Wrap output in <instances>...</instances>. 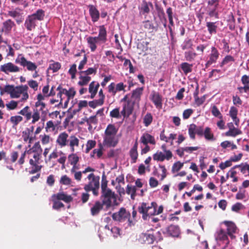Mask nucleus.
Wrapping results in <instances>:
<instances>
[{"instance_id": "obj_5", "label": "nucleus", "mask_w": 249, "mask_h": 249, "mask_svg": "<svg viewBox=\"0 0 249 249\" xmlns=\"http://www.w3.org/2000/svg\"><path fill=\"white\" fill-rule=\"evenodd\" d=\"M15 62L17 64H19L23 67H26L27 69L29 71H35L33 75L34 78H36L38 75L37 72L36 71L37 69V65L31 61H28L22 54L18 55V57L15 60Z\"/></svg>"}, {"instance_id": "obj_28", "label": "nucleus", "mask_w": 249, "mask_h": 249, "mask_svg": "<svg viewBox=\"0 0 249 249\" xmlns=\"http://www.w3.org/2000/svg\"><path fill=\"white\" fill-rule=\"evenodd\" d=\"M217 22L208 21L206 23V26L208 31L211 35L216 34L218 29Z\"/></svg>"}, {"instance_id": "obj_40", "label": "nucleus", "mask_w": 249, "mask_h": 249, "mask_svg": "<svg viewBox=\"0 0 249 249\" xmlns=\"http://www.w3.org/2000/svg\"><path fill=\"white\" fill-rule=\"evenodd\" d=\"M149 5L152 7V4L151 3H148L145 0H143L141 5V7L140 8L141 12L142 14H148L150 12V9L149 7Z\"/></svg>"}, {"instance_id": "obj_48", "label": "nucleus", "mask_w": 249, "mask_h": 249, "mask_svg": "<svg viewBox=\"0 0 249 249\" xmlns=\"http://www.w3.org/2000/svg\"><path fill=\"white\" fill-rule=\"evenodd\" d=\"M61 67V65L60 63L55 62L49 65L48 70H52L53 72H56L60 69Z\"/></svg>"}, {"instance_id": "obj_9", "label": "nucleus", "mask_w": 249, "mask_h": 249, "mask_svg": "<svg viewBox=\"0 0 249 249\" xmlns=\"http://www.w3.org/2000/svg\"><path fill=\"white\" fill-rule=\"evenodd\" d=\"M20 70V69L18 66L12 62L5 63L0 67V71L6 74H8L10 73L18 72Z\"/></svg>"}, {"instance_id": "obj_32", "label": "nucleus", "mask_w": 249, "mask_h": 249, "mask_svg": "<svg viewBox=\"0 0 249 249\" xmlns=\"http://www.w3.org/2000/svg\"><path fill=\"white\" fill-rule=\"evenodd\" d=\"M193 64L183 62L180 64V68L186 75L192 71Z\"/></svg>"}, {"instance_id": "obj_24", "label": "nucleus", "mask_w": 249, "mask_h": 249, "mask_svg": "<svg viewBox=\"0 0 249 249\" xmlns=\"http://www.w3.org/2000/svg\"><path fill=\"white\" fill-rule=\"evenodd\" d=\"M143 88H138L133 90L131 95V99L132 101L136 104H138L140 100L141 95L142 93Z\"/></svg>"}, {"instance_id": "obj_45", "label": "nucleus", "mask_w": 249, "mask_h": 249, "mask_svg": "<svg viewBox=\"0 0 249 249\" xmlns=\"http://www.w3.org/2000/svg\"><path fill=\"white\" fill-rule=\"evenodd\" d=\"M153 121V116L150 113H147L143 119V123L145 126H149Z\"/></svg>"}, {"instance_id": "obj_10", "label": "nucleus", "mask_w": 249, "mask_h": 249, "mask_svg": "<svg viewBox=\"0 0 249 249\" xmlns=\"http://www.w3.org/2000/svg\"><path fill=\"white\" fill-rule=\"evenodd\" d=\"M135 103L132 100H128L124 103L123 105V109L121 111V115L124 117H129L132 113L134 109Z\"/></svg>"}, {"instance_id": "obj_4", "label": "nucleus", "mask_w": 249, "mask_h": 249, "mask_svg": "<svg viewBox=\"0 0 249 249\" xmlns=\"http://www.w3.org/2000/svg\"><path fill=\"white\" fill-rule=\"evenodd\" d=\"M157 203L152 202L150 206H147L146 203H142L141 206L138 208V211L140 213L142 214V218L147 220L150 216L156 214Z\"/></svg>"}, {"instance_id": "obj_62", "label": "nucleus", "mask_w": 249, "mask_h": 249, "mask_svg": "<svg viewBox=\"0 0 249 249\" xmlns=\"http://www.w3.org/2000/svg\"><path fill=\"white\" fill-rule=\"evenodd\" d=\"M6 107L9 110L15 109L18 106V103L15 101H11L8 104H6Z\"/></svg>"}, {"instance_id": "obj_47", "label": "nucleus", "mask_w": 249, "mask_h": 249, "mask_svg": "<svg viewBox=\"0 0 249 249\" xmlns=\"http://www.w3.org/2000/svg\"><path fill=\"white\" fill-rule=\"evenodd\" d=\"M203 135L205 138L207 140H213V135L211 132V129L210 127H207L205 128L204 132Z\"/></svg>"}, {"instance_id": "obj_50", "label": "nucleus", "mask_w": 249, "mask_h": 249, "mask_svg": "<svg viewBox=\"0 0 249 249\" xmlns=\"http://www.w3.org/2000/svg\"><path fill=\"white\" fill-rule=\"evenodd\" d=\"M110 116L112 118L119 119L121 117V114L120 112V108L119 107L113 109L110 112Z\"/></svg>"}, {"instance_id": "obj_33", "label": "nucleus", "mask_w": 249, "mask_h": 249, "mask_svg": "<svg viewBox=\"0 0 249 249\" xmlns=\"http://www.w3.org/2000/svg\"><path fill=\"white\" fill-rule=\"evenodd\" d=\"M80 80L78 82V84L80 86L87 85L91 80V77L89 76L85 75L84 73H79Z\"/></svg>"}, {"instance_id": "obj_38", "label": "nucleus", "mask_w": 249, "mask_h": 249, "mask_svg": "<svg viewBox=\"0 0 249 249\" xmlns=\"http://www.w3.org/2000/svg\"><path fill=\"white\" fill-rule=\"evenodd\" d=\"M136 190L137 188L136 186L128 184L126 189V193L128 195H130L131 198L132 199H134L136 195Z\"/></svg>"}, {"instance_id": "obj_36", "label": "nucleus", "mask_w": 249, "mask_h": 249, "mask_svg": "<svg viewBox=\"0 0 249 249\" xmlns=\"http://www.w3.org/2000/svg\"><path fill=\"white\" fill-rule=\"evenodd\" d=\"M218 3H216L213 7H210L208 10V15L210 17H214L216 19L219 18V13L217 10Z\"/></svg>"}, {"instance_id": "obj_60", "label": "nucleus", "mask_w": 249, "mask_h": 249, "mask_svg": "<svg viewBox=\"0 0 249 249\" xmlns=\"http://www.w3.org/2000/svg\"><path fill=\"white\" fill-rule=\"evenodd\" d=\"M53 209L59 210L61 208L63 207L64 206V204L62 202L58 201L57 200L54 198H53Z\"/></svg>"}, {"instance_id": "obj_16", "label": "nucleus", "mask_w": 249, "mask_h": 249, "mask_svg": "<svg viewBox=\"0 0 249 249\" xmlns=\"http://www.w3.org/2000/svg\"><path fill=\"white\" fill-rule=\"evenodd\" d=\"M104 205H105V203L100 201H96L93 205L89 203V205L91 206L90 213L91 215L93 216L98 215L103 209Z\"/></svg>"}, {"instance_id": "obj_43", "label": "nucleus", "mask_w": 249, "mask_h": 249, "mask_svg": "<svg viewBox=\"0 0 249 249\" xmlns=\"http://www.w3.org/2000/svg\"><path fill=\"white\" fill-rule=\"evenodd\" d=\"M192 46L193 42L191 39L189 38L185 39L181 45V48L183 50L191 49Z\"/></svg>"}, {"instance_id": "obj_59", "label": "nucleus", "mask_w": 249, "mask_h": 249, "mask_svg": "<svg viewBox=\"0 0 249 249\" xmlns=\"http://www.w3.org/2000/svg\"><path fill=\"white\" fill-rule=\"evenodd\" d=\"M183 165V164L179 161L175 162L172 166V171L173 173L178 171L182 168Z\"/></svg>"}, {"instance_id": "obj_42", "label": "nucleus", "mask_w": 249, "mask_h": 249, "mask_svg": "<svg viewBox=\"0 0 249 249\" xmlns=\"http://www.w3.org/2000/svg\"><path fill=\"white\" fill-rule=\"evenodd\" d=\"M194 96L195 98V103L196 104L197 107L200 106L203 103L205 102L206 100V96L205 95H203V96L199 98L197 96V92H195L194 94Z\"/></svg>"}, {"instance_id": "obj_61", "label": "nucleus", "mask_w": 249, "mask_h": 249, "mask_svg": "<svg viewBox=\"0 0 249 249\" xmlns=\"http://www.w3.org/2000/svg\"><path fill=\"white\" fill-rule=\"evenodd\" d=\"M238 110L235 107H231L229 111V115L231 119H235L237 117Z\"/></svg>"}, {"instance_id": "obj_56", "label": "nucleus", "mask_w": 249, "mask_h": 249, "mask_svg": "<svg viewBox=\"0 0 249 249\" xmlns=\"http://www.w3.org/2000/svg\"><path fill=\"white\" fill-rule=\"evenodd\" d=\"M32 124H35L36 122L38 121L40 119V114L38 110L37 109H34L33 114L32 115Z\"/></svg>"}, {"instance_id": "obj_34", "label": "nucleus", "mask_w": 249, "mask_h": 249, "mask_svg": "<svg viewBox=\"0 0 249 249\" xmlns=\"http://www.w3.org/2000/svg\"><path fill=\"white\" fill-rule=\"evenodd\" d=\"M160 24L156 22V26H154L153 24L149 20H147L143 22V26L144 28L150 31H157L159 26Z\"/></svg>"}, {"instance_id": "obj_22", "label": "nucleus", "mask_w": 249, "mask_h": 249, "mask_svg": "<svg viewBox=\"0 0 249 249\" xmlns=\"http://www.w3.org/2000/svg\"><path fill=\"white\" fill-rule=\"evenodd\" d=\"M37 21L30 16H28L24 22V26L26 29L29 31H31L35 29Z\"/></svg>"}, {"instance_id": "obj_30", "label": "nucleus", "mask_w": 249, "mask_h": 249, "mask_svg": "<svg viewBox=\"0 0 249 249\" xmlns=\"http://www.w3.org/2000/svg\"><path fill=\"white\" fill-rule=\"evenodd\" d=\"M53 198L57 200H62L66 202H70L72 200V197L70 196H68L63 193H58L56 195H53Z\"/></svg>"}, {"instance_id": "obj_21", "label": "nucleus", "mask_w": 249, "mask_h": 249, "mask_svg": "<svg viewBox=\"0 0 249 249\" xmlns=\"http://www.w3.org/2000/svg\"><path fill=\"white\" fill-rule=\"evenodd\" d=\"M140 142L143 145H146L148 143L155 144L156 141L154 137L147 133H144L140 138Z\"/></svg>"}, {"instance_id": "obj_64", "label": "nucleus", "mask_w": 249, "mask_h": 249, "mask_svg": "<svg viewBox=\"0 0 249 249\" xmlns=\"http://www.w3.org/2000/svg\"><path fill=\"white\" fill-rule=\"evenodd\" d=\"M28 84L30 87L33 89L35 90H36L37 89L38 85L36 81L31 80L28 82Z\"/></svg>"}, {"instance_id": "obj_52", "label": "nucleus", "mask_w": 249, "mask_h": 249, "mask_svg": "<svg viewBox=\"0 0 249 249\" xmlns=\"http://www.w3.org/2000/svg\"><path fill=\"white\" fill-rule=\"evenodd\" d=\"M10 122L13 124V127L18 125V124L22 121V117L20 116H12L10 118Z\"/></svg>"}, {"instance_id": "obj_39", "label": "nucleus", "mask_w": 249, "mask_h": 249, "mask_svg": "<svg viewBox=\"0 0 249 249\" xmlns=\"http://www.w3.org/2000/svg\"><path fill=\"white\" fill-rule=\"evenodd\" d=\"M197 54L192 51H186L184 53V57L187 61L192 62L195 60Z\"/></svg>"}, {"instance_id": "obj_25", "label": "nucleus", "mask_w": 249, "mask_h": 249, "mask_svg": "<svg viewBox=\"0 0 249 249\" xmlns=\"http://www.w3.org/2000/svg\"><path fill=\"white\" fill-rule=\"evenodd\" d=\"M103 229L105 231L107 235H112L114 238L117 237L120 235V229L116 227L110 229L108 225H106Z\"/></svg>"}, {"instance_id": "obj_8", "label": "nucleus", "mask_w": 249, "mask_h": 249, "mask_svg": "<svg viewBox=\"0 0 249 249\" xmlns=\"http://www.w3.org/2000/svg\"><path fill=\"white\" fill-rule=\"evenodd\" d=\"M101 199L102 202L107 206H110L112 203V199L115 198L114 193L110 189L102 190Z\"/></svg>"}, {"instance_id": "obj_2", "label": "nucleus", "mask_w": 249, "mask_h": 249, "mask_svg": "<svg viewBox=\"0 0 249 249\" xmlns=\"http://www.w3.org/2000/svg\"><path fill=\"white\" fill-rule=\"evenodd\" d=\"M214 237L217 245L220 249H234L224 230H218L214 234Z\"/></svg>"}, {"instance_id": "obj_44", "label": "nucleus", "mask_w": 249, "mask_h": 249, "mask_svg": "<svg viewBox=\"0 0 249 249\" xmlns=\"http://www.w3.org/2000/svg\"><path fill=\"white\" fill-rule=\"evenodd\" d=\"M42 151V150L39 142H36L34 144L32 148L28 151V153H31V152L41 153Z\"/></svg>"}, {"instance_id": "obj_11", "label": "nucleus", "mask_w": 249, "mask_h": 249, "mask_svg": "<svg viewBox=\"0 0 249 249\" xmlns=\"http://www.w3.org/2000/svg\"><path fill=\"white\" fill-rule=\"evenodd\" d=\"M220 53L218 50L214 46H212L211 48V52L209 55V59L206 62L205 66L208 68L213 64L215 63L218 59Z\"/></svg>"}, {"instance_id": "obj_41", "label": "nucleus", "mask_w": 249, "mask_h": 249, "mask_svg": "<svg viewBox=\"0 0 249 249\" xmlns=\"http://www.w3.org/2000/svg\"><path fill=\"white\" fill-rule=\"evenodd\" d=\"M242 131L237 128L234 127L231 130H229L225 133V135L227 136H231L235 137L238 135L242 134Z\"/></svg>"}, {"instance_id": "obj_53", "label": "nucleus", "mask_w": 249, "mask_h": 249, "mask_svg": "<svg viewBox=\"0 0 249 249\" xmlns=\"http://www.w3.org/2000/svg\"><path fill=\"white\" fill-rule=\"evenodd\" d=\"M59 182L61 184L69 185L71 184V180L67 175H63L61 177Z\"/></svg>"}, {"instance_id": "obj_20", "label": "nucleus", "mask_w": 249, "mask_h": 249, "mask_svg": "<svg viewBox=\"0 0 249 249\" xmlns=\"http://www.w3.org/2000/svg\"><path fill=\"white\" fill-rule=\"evenodd\" d=\"M89 9V13L93 22H97L100 18V12L96 7L93 5L88 6Z\"/></svg>"}, {"instance_id": "obj_49", "label": "nucleus", "mask_w": 249, "mask_h": 249, "mask_svg": "<svg viewBox=\"0 0 249 249\" xmlns=\"http://www.w3.org/2000/svg\"><path fill=\"white\" fill-rule=\"evenodd\" d=\"M188 133L191 139L193 140L195 139V134H196V124H193L190 125Z\"/></svg>"}, {"instance_id": "obj_6", "label": "nucleus", "mask_w": 249, "mask_h": 249, "mask_svg": "<svg viewBox=\"0 0 249 249\" xmlns=\"http://www.w3.org/2000/svg\"><path fill=\"white\" fill-rule=\"evenodd\" d=\"M114 220L120 222H128L129 226L131 225L132 221L130 220V214L127 213L126 210L124 208H121L119 212L114 213L112 215Z\"/></svg>"}, {"instance_id": "obj_7", "label": "nucleus", "mask_w": 249, "mask_h": 249, "mask_svg": "<svg viewBox=\"0 0 249 249\" xmlns=\"http://www.w3.org/2000/svg\"><path fill=\"white\" fill-rule=\"evenodd\" d=\"M100 177H97V179L93 178L88 184L84 186V190L87 192L92 191L94 196H97L99 194Z\"/></svg>"}, {"instance_id": "obj_17", "label": "nucleus", "mask_w": 249, "mask_h": 249, "mask_svg": "<svg viewBox=\"0 0 249 249\" xmlns=\"http://www.w3.org/2000/svg\"><path fill=\"white\" fill-rule=\"evenodd\" d=\"M165 154L161 152H157L153 155V159L155 160L162 161L165 159L167 160H170L172 157V153L170 150H164Z\"/></svg>"}, {"instance_id": "obj_27", "label": "nucleus", "mask_w": 249, "mask_h": 249, "mask_svg": "<svg viewBox=\"0 0 249 249\" xmlns=\"http://www.w3.org/2000/svg\"><path fill=\"white\" fill-rule=\"evenodd\" d=\"M79 140L74 135H71L69 138L68 144L70 147L71 151L72 152H74V147L79 146Z\"/></svg>"}, {"instance_id": "obj_54", "label": "nucleus", "mask_w": 249, "mask_h": 249, "mask_svg": "<svg viewBox=\"0 0 249 249\" xmlns=\"http://www.w3.org/2000/svg\"><path fill=\"white\" fill-rule=\"evenodd\" d=\"M212 114L216 117H218L220 119H222L223 118L222 115H221V113H220V111L218 109V108L215 106H213L212 107Z\"/></svg>"}, {"instance_id": "obj_55", "label": "nucleus", "mask_w": 249, "mask_h": 249, "mask_svg": "<svg viewBox=\"0 0 249 249\" xmlns=\"http://www.w3.org/2000/svg\"><path fill=\"white\" fill-rule=\"evenodd\" d=\"M95 144L96 142L95 141L89 140L86 144V153H89V151L95 146Z\"/></svg>"}, {"instance_id": "obj_31", "label": "nucleus", "mask_w": 249, "mask_h": 249, "mask_svg": "<svg viewBox=\"0 0 249 249\" xmlns=\"http://www.w3.org/2000/svg\"><path fill=\"white\" fill-rule=\"evenodd\" d=\"M36 21L37 20L42 21L45 17V11L41 9H38L35 13L30 15Z\"/></svg>"}, {"instance_id": "obj_51", "label": "nucleus", "mask_w": 249, "mask_h": 249, "mask_svg": "<svg viewBox=\"0 0 249 249\" xmlns=\"http://www.w3.org/2000/svg\"><path fill=\"white\" fill-rule=\"evenodd\" d=\"M158 17L164 27L166 28L167 27V19L165 17V14L163 10H161L160 12H159Z\"/></svg>"}, {"instance_id": "obj_19", "label": "nucleus", "mask_w": 249, "mask_h": 249, "mask_svg": "<svg viewBox=\"0 0 249 249\" xmlns=\"http://www.w3.org/2000/svg\"><path fill=\"white\" fill-rule=\"evenodd\" d=\"M69 136L66 132H62L59 134L56 140V143L61 147H64L68 144Z\"/></svg>"}, {"instance_id": "obj_57", "label": "nucleus", "mask_w": 249, "mask_h": 249, "mask_svg": "<svg viewBox=\"0 0 249 249\" xmlns=\"http://www.w3.org/2000/svg\"><path fill=\"white\" fill-rule=\"evenodd\" d=\"M97 71V69L94 68H89L86 71H79V73H84L85 75L89 76L92 74H95Z\"/></svg>"}, {"instance_id": "obj_15", "label": "nucleus", "mask_w": 249, "mask_h": 249, "mask_svg": "<svg viewBox=\"0 0 249 249\" xmlns=\"http://www.w3.org/2000/svg\"><path fill=\"white\" fill-rule=\"evenodd\" d=\"M163 234L167 233L169 235L178 237L180 233L179 228L177 225H171L164 230H162Z\"/></svg>"}, {"instance_id": "obj_14", "label": "nucleus", "mask_w": 249, "mask_h": 249, "mask_svg": "<svg viewBox=\"0 0 249 249\" xmlns=\"http://www.w3.org/2000/svg\"><path fill=\"white\" fill-rule=\"evenodd\" d=\"M103 144L107 147H114L118 143L116 136L104 134Z\"/></svg>"}, {"instance_id": "obj_29", "label": "nucleus", "mask_w": 249, "mask_h": 249, "mask_svg": "<svg viewBox=\"0 0 249 249\" xmlns=\"http://www.w3.org/2000/svg\"><path fill=\"white\" fill-rule=\"evenodd\" d=\"M138 142H136L133 146L131 148L129 151V155L131 159V162L135 163L138 158V153L137 151Z\"/></svg>"}, {"instance_id": "obj_1", "label": "nucleus", "mask_w": 249, "mask_h": 249, "mask_svg": "<svg viewBox=\"0 0 249 249\" xmlns=\"http://www.w3.org/2000/svg\"><path fill=\"white\" fill-rule=\"evenodd\" d=\"M91 52H94L97 49V44H103L107 41V32L104 25L99 27V34L97 36H89L87 39Z\"/></svg>"}, {"instance_id": "obj_3", "label": "nucleus", "mask_w": 249, "mask_h": 249, "mask_svg": "<svg viewBox=\"0 0 249 249\" xmlns=\"http://www.w3.org/2000/svg\"><path fill=\"white\" fill-rule=\"evenodd\" d=\"M162 240L161 232L154 230H150L145 233H142L139 238V241L141 243L148 245L153 244L154 241L158 242Z\"/></svg>"}, {"instance_id": "obj_13", "label": "nucleus", "mask_w": 249, "mask_h": 249, "mask_svg": "<svg viewBox=\"0 0 249 249\" xmlns=\"http://www.w3.org/2000/svg\"><path fill=\"white\" fill-rule=\"evenodd\" d=\"M223 223L226 226V233L228 236H229L231 239L235 238V236L233 235L234 233H236L238 229L235 224L231 222L228 221H224Z\"/></svg>"}, {"instance_id": "obj_63", "label": "nucleus", "mask_w": 249, "mask_h": 249, "mask_svg": "<svg viewBox=\"0 0 249 249\" xmlns=\"http://www.w3.org/2000/svg\"><path fill=\"white\" fill-rule=\"evenodd\" d=\"M193 113V110L192 109H187L183 112V118L184 119H188L190 116Z\"/></svg>"}, {"instance_id": "obj_35", "label": "nucleus", "mask_w": 249, "mask_h": 249, "mask_svg": "<svg viewBox=\"0 0 249 249\" xmlns=\"http://www.w3.org/2000/svg\"><path fill=\"white\" fill-rule=\"evenodd\" d=\"M117 131L118 129L114 124H109L105 131V134L116 136Z\"/></svg>"}, {"instance_id": "obj_37", "label": "nucleus", "mask_w": 249, "mask_h": 249, "mask_svg": "<svg viewBox=\"0 0 249 249\" xmlns=\"http://www.w3.org/2000/svg\"><path fill=\"white\" fill-rule=\"evenodd\" d=\"M44 97L41 94H38L37 96V101L35 104V106L36 107H38L39 105H41V107L40 108V110L42 111V114H46V111L43 110V109L45 107V104L43 102H41V101L44 100Z\"/></svg>"}, {"instance_id": "obj_12", "label": "nucleus", "mask_w": 249, "mask_h": 249, "mask_svg": "<svg viewBox=\"0 0 249 249\" xmlns=\"http://www.w3.org/2000/svg\"><path fill=\"white\" fill-rule=\"evenodd\" d=\"M126 85L123 83L120 82L116 84L114 82H112L108 85L107 89L108 91L112 95L115 96L118 92L121 91H125Z\"/></svg>"}, {"instance_id": "obj_46", "label": "nucleus", "mask_w": 249, "mask_h": 249, "mask_svg": "<svg viewBox=\"0 0 249 249\" xmlns=\"http://www.w3.org/2000/svg\"><path fill=\"white\" fill-rule=\"evenodd\" d=\"M68 160L71 164H77L79 161V158L76 154L72 153L69 155Z\"/></svg>"}, {"instance_id": "obj_26", "label": "nucleus", "mask_w": 249, "mask_h": 249, "mask_svg": "<svg viewBox=\"0 0 249 249\" xmlns=\"http://www.w3.org/2000/svg\"><path fill=\"white\" fill-rule=\"evenodd\" d=\"M2 25L1 31L5 34H9L12 28L15 26V24L11 19H9L3 22Z\"/></svg>"}, {"instance_id": "obj_18", "label": "nucleus", "mask_w": 249, "mask_h": 249, "mask_svg": "<svg viewBox=\"0 0 249 249\" xmlns=\"http://www.w3.org/2000/svg\"><path fill=\"white\" fill-rule=\"evenodd\" d=\"M150 99L156 108L160 109L162 107V97L159 92L152 91L150 95Z\"/></svg>"}, {"instance_id": "obj_23", "label": "nucleus", "mask_w": 249, "mask_h": 249, "mask_svg": "<svg viewBox=\"0 0 249 249\" xmlns=\"http://www.w3.org/2000/svg\"><path fill=\"white\" fill-rule=\"evenodd\" d=\"M28 87L27 85H21L14 87L11 98H18L23 93L24 91H27Z\"/></svg>"}, {"instance_id": "obj_58", "label": "nucleus", "mask_w": 249, "mask_h": 249, "mask_svg": "<svg viewBox=\"0 0 249 249\" xmlns=\"http://www.w3.org/2000/svg\"><path fill=\"white\" fill-rule=\"evenodd\" d=\"M234 61V59L233 57L231 55H228L226 56L223 59L221 63V66H222L224 65H226L229 63L230 62H233Z\"/></svg>"}]
</instances>
